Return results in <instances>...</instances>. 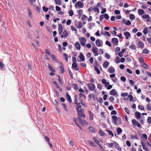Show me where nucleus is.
<instances>
[{"label":"nucleus","mask_w":151,"mask_h":151,"mask_svg":"<svg viewBox=\"0 0 151 151\" xmlns=\"http://www.w3.org/2000/svg\"><path fill=\"white\" fill-rule=\"evenodd\" d=\"M78 116H83L84 118L85 117V116L84 114V110L83 108H81L80 109L77 110Z\"/></svg>","instance_id":"1"},{"label":"nucleus","mask_w":151,"mask_h":151,"mask_svg":"<svg viewBox=\"0 0 151 151\" xmlns=\"http://www.w3.org/2000/svg\"><path fill=\"white\" fill-rule=\"evenodd\" d=\"M79 41L81 45L84 46L86 43V39L84 37H81L79 39Z\"/></svg>","instance_id":"2"},{"label":"nucleus","mask_w":151,"mask_h":151,"mask_svg":"<svg viewBox=\"0 0 151 151\" xmlns=\"http://www.w3.org/2000/svg\"><path fill=\"white\" fill-rule=\"evenodd\" d=\"M75 7L76 8L77 7H80V8H82L83 7V4L80 1H78L77 2L75 5Z\"/></svg>","instance_id":"3"},{"label":"nucleus","mask_w":151,"mask_h":151,"mask_svg":"<svg viewBox=\"0 0 151 151\" xmlns=\"http://www.w3.org/2000/svg\"><path fill=\"white\" fill-rule=\"evenodd\" d=\"M88 87L89 89L91 91H94L95 88V86L94 84L90 83L88 84Z\"/></svg>","instance_id":"4"},{"label":"nucleus","mask_w":151,"mask_h":151,"mask_svg":"<svg viewBox=\"0 0 151 151\" xmlns=\"http://www.w3.org/2000/svg\"><path fill=\"white\" fill-rule=\"evenodd\" d=\"M138 43L137 46L138 48L142 49L144 47V45L142 41H139L138 42Z\"/></svg>","instance_id":"5"},{"label":"nucleus","mask_w":151,"mask_h":151,"mask_svg":"<svg viewBox=\"0 0 151 151\" xmlns=\"http://www.w3.org/2000/svg\"><path fill=\"white\" fill-rule=\"evenodd\" d=\"M112 119L113 120V122L115 125L117 124V122L118 120L117 117L115 115H113L112 116Z\"/></svg>","instance_id":"6"},{"label":"nucleus","mask_w":151,"mask_h":151,"mask_svg":"<svg viewBox=\"0 0 151 151\" xmlns=\"http://www.w3.org/2000/svg\"><path fill=\"white\" fill-rule=\"evenodd\" d=\"M142 145V146L143 149L145 150L146 151H149V149L145 145L144 142L142 141L141 142Z\"/></svg>","instance_id":"7"},{"label":"nucleus","mask_w":151,"mask_h":151,"mask_svg":"<svg viewBox=\"0 0 151 151\" xmlns=\"http://www.w3.org/2000/svg\"><path fill=\"white\" fill-rule=\"evenodd\" d=\"M112 42L114 45H117L118 44V40L116 38H113L112 39Z\"/></svg>","instance_id":"8"},{"label":"nucleus","mask_w":151,"mask_h":151,"mask_svg":"<svg viewBox=\"0 0 151 151\" xmlns=\"http://www.w3.org/2000/svg\"><path fill=\"white\" fill-rule=\"evenodd\" d=\"M72 68L74 70H79L78 68V67L77 64L76 63H73L72 64Z\"/></svg>","instance_id":"9"},{"label":"nucleus","mask_w":151,"mask_h":151,"mask_svg":"<svg viewBox=\"0 0 151 151\" xmlns=\"http://www.w3.org/2000/svg\"><path fill=\"white\" fill-rule=\"evenodd\" d=\"M66 98L67 100L70 102L71 103L72 102V100H71V98L69 94L68 93H67L66 94Z\"/></svg>","instance_id":"10"},{"label":"nucleus","mask_w":151,"mask_h":151,"mask_svg":"<svg viewBox=\"0 0 151 151\" xmlns=\"http://www.w3.org/2000/svg\"><path fill=\"white\" fill-rule=\"evenodd\" d=\"M60 71L61 73L62 74H63L64 73V65L62 63H60Z\"/></svg>","instance_id":"11"},{"label":"nucleus","mask_w":151,"mask_h":151,"mask_svg":"<svg viewBox=\"0 0 151 151\" xmlns=\"http://www.w3.org/2000/svg\"><path fill=\"white\" fill-rule=\"evenodd\" d=\"M117 93L114 89H112L109 92L110 95L115 96L117 94Z\"/></svg>","instance_id":"12"},{"label":"nucleus","mask_w":151,"mask_h":151,"mask_svg":"<svg viewBox=\"0 0 151 151\" xmlns=\"http://www.w3.org/2000/svg\"><path fill=\"white\" fill-rule=\"evenodd\" d=\"M88 112L89 114L90 119L91 120H93V114L91 111H89Z\"/></svg>","instance_id":"13"},{"label":"nucleus","mask_w":151,"mask_h":151,"mask_svg":"<svg viewBox=\"0 0 151 151\" xmlns=\"http://www.w3.org/2000/svg\"><path fill=\"white\" fill-rule=\"evenodd\" d=\"M124 35L125 36L126 38L128 39L131 36L130 33L128 32H126L124 33Z\"/></svg>","instance_id":"14"},{"label":"nucleus","mask_w":151,"mask_h":151,"mask_svg":"<svg viewBox=\"0 0 151 151\" xmlns=\"http://www.w3.org/2000/svg\"><path fill=\"white\" fill-rule=\"evenodd\" d=\"M63 29V27L62 25L61 24L59 25L58 26V31L60 34H62Z\"/></svg>","instance_id":"15"},{"label":"nucleus","mask_w":151,"mask_h":151,"mask_svg":"<svg viewBox=\"0 0 151 151\" xmlns=\"http://www.w3.org/2000/svg\"><path fill=\"white\" fill-rule=\"evenodd\" d=\"M88 129L90 131L93 133H95L96 131V129H94L93 127L91 126H90L89 127Z\"/></svg>","instance_id":"16"},{"label":"nucleus","mask_w":151,"mask_h":151,"mask_svg":"<svg viewBox=\"0 0 151 151\" xmlns=\"http://www.w3.org/2000/svg\"><path fill=\"white\" fill-rule=\"evenodd\" d=\"M76 49L78 50H80L81 47V45L79 42H76L75 45Z\"/></svg>","instance_id":"17"},{"label":"nucleus","mask_w":151,"mask_h":151,"mask_svg":"<svg viewBox=\"0 0 151 151\" xmlns=\"http://www.w3.org/2000/svg\"><path fill=\"white\" fill-rule=\"evenodd\" d=\"M48 68L49 70L50 71L52 72H55V70L53 68L51 65L49 63H48Z\"/></svg>","instance_id":"18"},{"label":"nucleus","mask_w":151,"mask_h":151,"mask_svg":"<svg viewBox=\"0 0 151 151\" xmlns=\"http://www.w3.org/2000/svg\"><path fill=\"white\" fill-rule=\"evenodd\" d=\"M109 72L110 73H112L115 72V70L114 68L112 66H111L109 67Z\"/></svg>","instance_id":"19"},{"label":"nucleus","mask_w":151,"mask_h":151,"mask_svg":"<svg viewBox=\"0 0 151 151\" xmlns=\"http://www.w3.org/2000/svg\"><path fill=\"white\" fill-rule=\"evenodd\" d=\"M99 133L100 134V135H101V136H106V134L105 133H104L103 130L101 129H99Z\"/></svg>","instance_id":"20"},{"label":"nucleus","mask_w":151,"mask_h":151,"mask_svg":"<svg viewBox=\"0 0 151 151\" xmlns=\"http://www.w3.org/2000/svg\"><path fill=\"white\" fill-rule=\"evenodd\" d=\"M138 13L139 14L142 15L145 13V11L142 9H139L138 10Z\"/></svg>","instance_id":"21"},{"label":"nucleus","mask_w":151,"mask_h":151,"mask_svg":"<svg viewBox=\"0 0 151 151\" xmlns=\"http://www.w3.org/2000/svg\"><path fill=\"white\" fill-rule=\"evenodd\" d=\"M63 33L65 37H67L68 36V34L67 30H64Z\"/></svg>","instance_id":"22"},{"label":"nucleus","mask_w":151,"mask_h":151,"mask_svg":"<svg viewBox=\"0 0 151 151\" xmlns=\"http://www.w3.org/2000/svg\"><path fill=\"white\" fill-rule=\"evenodd\" d=\"M109 63L107 61L104 62L103 64V66L105 68H107L109 66Z\"/></svg>","instance_id":"23"},{"label":"nucleus","mask_w":151,"mask_h":151,"mask_svg":"<svg viewBox=\"0 0 151 151\" xmlns=\"http://www.w3.org/2000/svg\"><path fill=\"white\" fill-rule=\"evenodd\" d=\"M87 142L89 143V145L92 146V147H95L96 146V145L95 143L93 141L90 140L87 141Z\"/></svg>","instance_id":"24"},{"label":"nucleus","mask_w":151,"mask_h":151,"mask_svg":"<svg viewBox=\"0 0 151 151\" xmlns=\"http://www.w3.org/2000/svg\"><path fill=\"white\" fill-rule=\"evenodd\" d=\"M96 100L100 104H102L103 102V99L101 97H99L98 99L97 98Z\"/></svg>","instance_id":"25"},{"label":"nucleus","mask_w":151,"mask_h":151,"mask_svg":"<svg viewBox=\"0 0 151 151\" xmlns=\"http://www.w3.org/2000/svg\"><path fill=\"white\" fill-rule=\"evenodd\" d=\"M80 55L79 56V58L82 61H84L85 60V58L84 55L82 54L81 52L80 53Z\"/></svg>","instance_id":"26"},{"label":"nucleus","mask_w":151,"mask_h":151,"mask_svg":"<svg viewBox=\"0 0 151 151\" xmlns=\"http://www.w3.org/2000/svg\"><path fill=\"white\" fill-rule=\"evenodd\" d=\"M93 65L94 66V68H98L99 67V63L97 60H95Z\"/></svg>","instance_id":"27"},{"label":"nucleus","mask_w":151,"mask_h":151,"mask_svg":"<svg viewBox=\"0 0 151 151\" xmlns=\"http://www.w3.org/2000/svg\"><path fill=\"white\" fill-rule=\"evenodd\" d=\"M135 115L137 118H139L141 117V113L139 112H136L135 113Z\"/></svg>","instance_id":"28"},{"label":"nucleus","mask_w":151,"mask_h":151,"mask_svg":"<svg viewBox=\"0 0 151 151\" xmlns=\"http://www.w3.org/2000/svg\"><path fill=\"white\" fill-rule=\"evenodd\" d=\"M95 43L97 46L100 47L101 46V43L99 40H96V41Z\"/></svg>","instance_id":"29"},{"label":"nucleus","mask_w":151,"mask_h":151,"mask_svg":"<svg viewBox=\"0 0 151 151\" xmlns=\"http://www.w3.org/2000/svg\"><path fill=\"white\" fill-rule=\"evenodd\" d=\"M28 11L29 17H30L31 18H32V14L31 10L29 8L28 9Z\"/></svg>","instance_id":"30"},{"label":"nucleus","mask_w":151,"mask_h":151,"mask_svg":"<svg viewBox=\"0 0 151 151\" xmlns=\"http://www.w3.org/2000/svg\"><path fill=\"white\" fill-rule=\"evenodd\" d=\"M138 122L135 119H133L132 120V123L134 126H136Z\"/></svg>","instance_id":"31"},{"label":"nucleus","mask_w":151,"mask_h":151,"mask_svg":"<svg viewBox=\"0 0 151 151\" xmlns=\"http://www.w3.org/2000/svg\"><path fill=\"white\" fill-rule=\"evenodd\" d=\"M148 27H145L144 28V29L143 30V32L144 34L146 35L148 33Z\"/></svg>","instance_id":"32"},{"label":"nucleus","mask_w":151,"mask_h":151,"mask_svg":"<svg viewBox=\"0 0 151 151\" xmlns=\"http://www.w3.org/2000/svg\"><path fill=\"white\" fill-rule=\"evenodd\" d=\"M83 24L81 22H79L78 24V26L76 27L78 29H81L83 27Z\"/></svg>","instance_id":"33"},{"label":"nucleus","mask_w":151,"mask_h":151,"mask_svg":"<svg viewBox=\"0 0 151 151\" xmlns=\"http://www.w3.org/2000/svg\"><path fill=\"white\" fill-rule=\"evenodd\" d=\"M63 56L65 60L67 61L68 62V55L66 53H63Z\"/></svg>","instance_id":"34"},{"label":"nucleus","mask_w":151,"mask_h":151,"mask_svg":"<svg viewBox=\"0 0 151 151\" xmlns=\"http://www.w3.org/2000/svg\"><path fill=\"white\" fill-rule=\"evenodd\" d=\"M55 1L56 4L58 5H60L62 2L61 0H55Z\"/></svg>","instance_id":"35"},{"label":"nucleus","mask_w":151,"mask_h":151,"mask_svg":"<svg viewBox=\"0 0 151 151\" xmlns=\"http://www.w3.org/2000/svg\"><path fill=\"white\" fill-rule=\"evenodd\" d=\"M115 62L116 63H120V58L117 56L115 59Z\"/></svg>","instance_id":"36"},{"label":"nucleus","mask_w":151,"mask_h":151,"mask_svg":"<svg viewBox=\"0 0 151 151\" xmlns=\"http://www.w3.org/2000/svg\"><path fill=\"white\" fill-rule=\"evenodd\" d=\"M149 51V50L147 49L146 48H145L142 51V53L143 54H148V53Z\"/></svg>","instance_id":"37"},{"label":"nucleus","mask_w":151,"mask_h":151,"mask_svg":"<svg viewBox=\"0 0 151 151\" xmlns=\"http://www.w3.org/2000/svg\"><path fill=\"white\" fill-rule=\"evenodd\" d=\"M122 132V129L119 127L117 129V132L118 135L120 134Z\"/></svg>","instance_id":"38"},{"label":"nucleus","mask_w":151,"mask_h":151,"mask_svg":"<svg viewBox=\"0 0 151 151\" xmlns=\"http://www.w3.org/2000/svg\"><path fill=\"white\" fill-rule=\"evenodd\" d=\"M72 86H73L74 89H75V90H78V86L77 84H73Z\"/></svg>","instance_id":"39"},{"label":"nucleus","mask_w":151,"mask_h":151,"mask_svg":"<svg viewBox=\"0 0 151 151\" xmlns=\"http://www.w3.org/2000/svg\"><path fill=\"white\" fill-rule=\"evenodd\" d=\"M106 131L108 132L109 135H111L112 137L114 136V134L111 130L107 129Z\"/></svg>","instance_id":"40"},{"label":"nucleus","mask_w":151,"mask_h":151,"mask_svg":"<svg viewBox=\"0 0 151 151\" xmlns=\"http://www.w3.org/2000/svg\"><path fill=\"white\" fill-rule=\"evenodd\" d=\"M131 138L132 139H138L137 138V136L136 134L134 136L132 135H131Z\"/></svg>","instance_id":"41"},{"label":"nucleus","mask_w":151,"mask_h":151,"mask_svg":"<svg viewBox=\"0 0 151 151\" xmlns=\"http://www.w3.org/2000/svg\"><path fill=\"white\" fill-rule=\"evenodd\" d=\"M93 139L95 142L97 144H99V142L95 137H93Z\"/></svg>","instance_id":"42"},{"label":"nucleus","mask_w":151,"mask_h":151,"mask_svg":"<svg viewBox=\"0 0 151 151\" xmlns=\"http://www.w3.org/2000/svg\"><path fill=\"white\" fill-rule=\"evenodd\" d=\"M142 67L145 69H147L148 68V65L145 63H144L142 64Z\"/></svg>","instance_id":"43"},{"label":"nucleus","mask_w":151,"mask_h":151,"mask_svg":"<svg viewBox=\"0 0 151 151\" xmlns=\"http://www.w3.org/2000/svg\"><path fill=\"white\" fill-rule=\"evenodd\" d=\"M92 52L94 53L97 52L98 49L97 47H93L92 50Z\"/></svg>","instance_id":"44"},{"label":"nucleus","mask_w":151,"mask_h":151,"mask_svg":"<svg viewBox=\"0 0 151 151\" xmlns=\"http://www.w3.org/2000/svg\"><path fill=\"white\" fill-rule=\"evenodd\" d=\"M45 52L47 54L50 55H51V54H52V53L50 52L49 50L48 49H46L45 50Z\"/></svg>","instance_id":"45"},{"label":"nucleus","mask_w":151,"mask_h":151,"mask_svg":"<svg viewBox=\"0 0 151 151\" xmlns=\"http://www.w3.org/2000/svg\"><path fill=\"white\" fill-rule=\"evenodd\" d=\"M93 9L95 12H96L98 13H99V9L97 7H95Z\"/></svg>","instance_id":"46"},{"label":"nucleus","mask_w":151,"mask_h":151,"mask_svg":"<svg viewBox=\"0 0 151 151\" xmlns=\"http://www.w3.org/2000/svg\"><path fill=\"white\" fill-rule=\"evenodd\" d=\"M129 18L130 19H134L135 18V16L133 14H131L130 15Z\"/></svg>","instance_id":"47"},{"label":"nucleus","mask_w":151,"mask_h":151,"mask_svg":"<svg viewBox=\"0 0 151 151\" xmlns=\"http://www.w3.org/2000/svg\"><path fill=\"white\" fill-rule=\"evenodd\" d=\"M29 2L31 4L32 6H34V4L36 0H29Z\"/></svg>","instance_id":"48"},{"label":"nucleus","mask_w":151,"mask_h":151,"mask_svg":"<svg viewBox=\"0 0 151 151\" xmlns=\"http://www.w3.org/2000/svg\"><path fill=\"white\" fill-rule=\"evenodd\" d=\"M4 64L2 61L0 62V68L1 69L4 68Z\"/></svg>","instance_id":"49"},{"label":"nucleus","mask_w":151,"mask_h":151,"mask_svg":"<svg viewBox=\"0 0 151 151\" xmlns=\"http://www.w3.org/2000/svg\"><path fill=\"white\" fill-rule=\"evenodd\" d=\"M129 83L130 84V85L132 86H133L134 83L133 81L132 80H129Z\"/></svg>","instance_id":"50"},{"label":"nucleus","mask_w":151,"mask_h":151,"mask_svg":"<svg viewBox=\"0 0 151 151\" xmlns=\"http://www.w3.org/2000/svg\"><path fill=\"white\" fill-rule=\"evenodd\" d=\"M146 107L148 110L151 111V106H150L149 104H147Z\"/></svg>","instance_id":"51"},{"label":"nucleus","mask_w":151,"mask_h":151,"mask_svg":"<svg viewBox=\"0 0 151 151\" xmlns=\"http://www.w3.org/2000/svg\"><path fill=\"white\" fill-rule=\"evenodd\" d=\"M147 123L149 124H151V117H149L147 119Z\"/></svg>","instance_id":"52"},{"label":"nucleus","mask_w":151,"mask_h":151,"mask_svg":"<svg viewBox=\"0 0 151 151\" xmlns=\"http://www.w3.org/2000/svg\"><path fill=\"white\" fill-rule=\"evenodd\" d=\"M68 13L69 16H72L73 14V11L72 10H71L70 11H69Z\"/></svg>","instance_id":"53"},{"label":"nucleus","mask_w":151,"mask_h":151,"mask_svg":"<svg viewBox=\"0 0 151 151\" xmlns=\"http://www.w3.org/2000/svg\"><path fill=\"white\" fill-rule=\"evenodd\" d=\"M139 61L140 63H144V60L142 57H140L139 59Z\"/></svg>","instance_id":"54"},{"label":"nucleus","mask_w":151,"mask_h":151,"mask_svg":"<svg viewBox=\"0 0 151 151\" xmlns=\"http://www.w3.org/2000/svg\"><path fill=\"white\" fill-rule=\"evenodd\" d=\"M124 110L127 114H130L128 108L125 107L124 108Z\"/></svg>","instance_id":"55"},{"label":"nucleus","mask_w":151,"mask_h":151,"mask_svg":"<svg viewBox=\"0 0 151 151\" xmlns=\"http://www.w3.org/2000/svg\"><path fill=\"white\" fill-rule=\"evenodd\" d=\"M128 95V93H122L121 94V97H125Z\"/></svg>","instance_id":"56"},{"label":"nucleus","mask_w":151,"mask_h":151,"mask_svg":"<svg viewBox=\"0 0 151 151\" xmlns=\"http://www.w3.org/2000/svg\"><path fill=\"white\" fill-rule=\"evenodd\" d=\"M94 69L95 71H96L97 74H99L100 73V71L99 69L97 68H94Z\"/></svg>","instance_id":"57"},{"label":"nucleus","mask_w":151,"mask_h":151,"mask_svg":"<svg viewBox=\"0 0 151 151\" xmlns=\"http://www.w3.org/2000/svg\"><path fill=\"white\" fill-rule=\"evenodd\" d=\"M138 108L141 110H143L145 109L144 106H142L141 105H139L138 106Z\"/></svg>","instance_id":"58"},{"label":"nucleus","mask_w":151,"mask_h":151,"mask_svg":"<svg viewBox=\"0 0 151 151\" xmlns=\"http://www.w3.org/2000/svg\"><path fill=\"white\" fill-rule=\"evenodd\" d=\"M51 57L55 61H56L57 60V59H56V58L55 57V55H54L52 54L51 55Z\"/></svg>","instance_id":"59"},{"label":"nucleus","mask_w":151,"mask_h":151,"mask_svg":"<svg viewBox=\"0 0 151 151\" xmlns=\"http://www.w3.org/2000/svg\"><path fill=\"white\" fill-rule=\"evenodd\" d=\"M121 80L122 81L125 82L126 81V78L125 77L122 76L121 77Z\"/></svg>","instance_id":"60"},{"label":"nucleus","mask_w":151,"mask_h":151,"mask_svg":"<svg viewBox=\"0 0 151 151\" xmlns=\"http://www.w3.org/2000/svg\"><path fill=\"white\" fill-rule=\"evenodd\" d=\"M45 141L48 142L50 141V139L48 137L46 136L45 137Z\"/></svg>","instance_id":"61"},{"label":"nucleus","mask_w":151,"mask_h":151,"mask_svg":"<svg viewBox=\"0 0 151 151\" xmlns=\"http://www.w3.org/2000/svg\"><path fill=\"white\" fill-rule=\"evenodd\" d=\"M104 17L106 19H109V16L108 14H104Z\"/></svg>","instance_id":"62"},{"label":"nucleus","mask_w":151,"mask_h":151,"mask_svg":"<svg viewBox=\"0 0 151 151\" xmlns=\"http://www.w3.org/2000/svg\"><path fill=\"white\" fill-rule=\"evenodd\" d=\"M81 124L83 125L84 124L87 125L88 124V122L85 120H82V122Z\"/></svg>","instance_id":"63"},{"label":"nucleus","mask_w":151,"mask_h":151,"mask_svg":"<svg viewBox=\"0 0 151 151\" xmlns=\"http://www.w3.org/2000/svg\"><path fill=\"white\" fill-rule=\"evenodd\" d=\"M42 9L45 12H46L48 10V9L47 7H46L45 6H44L42 7Z\"/></svg>","instance_id":"64"}]
</instances>
